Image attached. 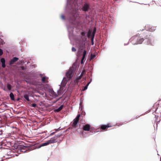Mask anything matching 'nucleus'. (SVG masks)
<instances>
[{"mask_svg":"<svg viewBox=\"0 0 161 161\" xmlns=\"http://www.w3.org/2000/svg\"><path fill=\"white\" fill-rule=\"evenodd\" d=\"M75 70V68L73 66L71 67L68 71L67 72L66 74V76L67 80L66 79V78L64 77L63 78V80H66L67 81L69 80L70 79H71L73 76V74L74 73V70Z\"/></svg>","mask_w":161,"mask_h":161,"instance_id":"nucleus-1","label":"nucleus"},{"mask_svg":"<svg viewBox=\"0 0 161 161\" xmlns=\"http://www.w3.org/2000/svg\"><path fill=\"white\" fill-rule=\"evenodd\" d=\"M145 42L147 41V44L149 45H153L154 40L150 35H147L145 39Z\"/></svg>","mask_w":161,"mask_h":161,"instance_id":"nucleus-2","label":"nucleus"},{"mask_svg":"<svg viewBox=\"0 0 161 161\" xmlns=\"http://www.w3.org/2000/svg\"><path fill=\"white\" fill-rule=\"evenodd\" d=\"M80 117V114H78L76 117L74 119L72 125V126L73 127L75 128L76 127V126L79 122Z\"/></svg>","mask_w":161,"mask_h":161,"instance_id":"nucleus-3","label":"nucleus"},{"mask_svg":"<svg viewBox=\"0 0 161 161\" xmlns=\"http://www.w3.org/2000/svg\"><path fill=\"white\" fill-rule=\"evenodd\" d=\"M137 35L134 36L130 39V41L133 44H137L138 39Z\"/></svg>","mask_w":161,"mask_h":161,"instance_id":"nucleus-4","label":"nucleus"},{"mask_svg":"<svg viewBox=\"0 0 161 161\" xmlns=\"http://www.w3.org/2000/svg\"><path fill=\"white\" fill-rule=\"evenodd\" d=\"M58 136H54L51 138L50 140H48L49 144L57 142L58 141Z\"/></svg>","mask_w":161,"mask_h":161,"instance_id":"nucleus-5","label":"nucleus"},{"mask_svg":"<svg viewBox=\"0 0 161 161\" xmlns=\"http://www.w3.org/2000/svg\"><path fill=\"white\" fill-rule=\"evenodd\" d=\"M90 9V5L88 3H85L82 8V10L85 12H87Z\"/></svg>","mask_w":161,"mask_h":161,"instance_id":"nucleus-6","label":"nucleus"},{"mask_svg":"<svg viewBox=\"0 0 161 161\" xmlns=\"http://www.w3.org/2000/svg\"><path fill=\"white\" fill-rule=\"evenodd\" d=\"M91 125L88 124H86L83 126L82 129L84 130L89 131L90 130Z\"/></svg>","mask_w":161,"mask_h":161,"instance_id":"nucleus-7","label":"nucleus"},{"mask_svg":"<svg viewBox=\"0 0 161 161\" xmlns=\"http://www.w3.org/2000/svg\"><path fill=\"white\" fill-rule=\"evenodd\" d=\"M50 93V96L54 97H58V94L57 95L53 90H50L49 91Z\"/></svg>","mask_w":161,"mask_h":161,"instance_id":"nucleus-8","label":"nucleus"},{"mask_svg":"<svg viewBox=\"0 0 161 161\" xmlns=\"http://www.w3.org/2000/svg\"><path fill=\"white\" fill-rule=\"evenodd\" d=\"M137 35L138 37V39L137 40V44H142L144 41V39L143 38L140 36L139 35Z\"/></svg>","mask_w":161,"mask_h":161,"instance_id":"nucleus-9","label":"nucleus"},{"mask_svg":"<svg viewBox=\"0 0 161 161\" xmlns=\"http://www.w3.org/2000/svg\"><path fill=\"white\" fill-rule=\"evenodd\" d=\"M19 58L17 57L13 58L10 61V64L11 65L13 64L15 62L18 61Z\"/></svg>","mask_w":161,"mask_h":161,"instance_id":"nucleus-10","label":"nucleus"},{"mask_svg":"<svg viewBox=\"0 0 161 161\" xmlns=\"http://www.w3.org/2000/svg\"><path fill=\"white\" fill-rule=\"evenodd\" d=\"M110 127L111 126H109L108 125H103L100 126V128L101 129L103 130H105L107 129L108 128Z\"/></svg>","mask_w":161,"mask_h":161,"instance_id":"nucleus-11","label":"nucleus"},{"mask_svg":"<svg viewBox=\"0 0 161 161\" xmlns=\"http://www.w3.org/2000/svg\"><path fill=\"white\" fill-rule=\"evenodd\" d=\"M47 78L46 77H42V81L44 83H47L48 82Z\"/></svg>","mask_w":161,"mask_h":161,"instance_id":"nucleus-12","label":"nucleus"},{"mask_svg":"<svg viewBox=\"0 0 161 161\" xmlns=\"http://www.w3.org/2000/svg\"><path fill=\"white\" fill-rule=\"evenodd\" d=\"M64 107V105H61L58 108L56 109V111L57 112H59L61 111L63 108Z\"/></svg>","mask_w":161,"mask_h":161,"instance_id":"nucleus-13","label":"nucleus"},{"mask_svg":"<svg viewBox=\"0 0 161 161\" xmlns=\"http://www.w3.org/2000/svg\"><path fill=\"white\" fill-rule=\"evenodd\" d=\"M10 97L11 98V99L12 100H14V95L13 93L11 92L10 93L9 95Z\"/></svg>","mask_w":161,"mask_h":161,"instance_id":"nucleus-14","label":"nucleus"},{"mask_svg":"<svg viewBox=\"0 0 161 161\" xmlns=\"http://www.w3.org/2000/svg\"><path fill=\"white\" fill-rule=\"evenodd\" d=\"M49 144V142L47 141L46 142L43 143L41 144V146H47V145H48Z\"/></svg>","mask_w":161,"mask_h":161,"instance_id":"nucleus-15","label":"nucleus"},{"mask_svg":"<svg viewBox=\"0 0 161 161\" xmlns=\"http://www.w3.org/2000/svg\"><path fill=\"white\" fill-rule=\"evenodd\" d=\"M24 98L26 99L27 101H30V99H29V96L27 94H25L24 96Z\"/></svg>","mask_w":161,"mask_h":161,"instance_id":"nucleus-16","label":"nucleus"},{"mask_svg":"<svg viewBox=\"0 0 161 161\" xmlns=\"http://www.w3.org/2000/svg\"><path fill=\"white\" fill-rule=\"evenodd\" d=\"M90 83V82H89L86 85V86H85L84 88L82 89L83 91H84L86 90L87 88V87L89 84Z\"/></svg>","mask_w":161,"mask_h":161,"instance_id":"nucleus-17","label":"nucleus"},{"mask_svg":"<svg viewBox=\"0 0 161 161\" xmlns=\"http://www.w3.org/2000/svg\"><path fill=\"white\" fill-rule=\"evenodd\" d=\"M92 32L91 31L89 30L87 33V37L88 38H89L92 34Z\"/></svg>","mask_w":161,"mask_h":161,"instance_id":"nucleus-18","label":"nucleus"},{"mask_svg":"<svg viewBox=\"0 0 161 161\" xmlns=\"http://www.w3.org/2000/svg\"><path fill=\"white\" fill-rule=\"evenodd\" d=\"M76 16L77 15H76V14H72V16L73 17L72 18V19H73L74 21L75 20V17H76Z\"/></svg>","mask_w":161,"mask_h":161,"instance_id":"nucleus-19","label":"nucleus"},{"mask_svg":"<svg viewBox=\"0 0 161 161\" xmlns=\"http://www.w3.org/2000/svg\"><path fill=\"white\" fill-rule=\"evenodd\" d=\"M7 88L8 90L10 91L11 90V86L10 84H7Z\"/></svg>","mask_w":161,"mask_h":161,"instance_id":"nucleus-20","label":"nucleus"},{"mask_svg":"<svg viewBox=\"0 0 161 161\" xmlns=\"http://www.w3.org/2000/svg\"><path fill=\"white\" fill-rule=\"evenodd\" d=\"M86 53V51L85 50L83 52L82 57H83V58L84 57V58H85Z\"/></svg>","mask_w":161,"mask_h":161,"instance_id":"nucleus-21","label":"nucleus"},{"mask_svg":"<svg viewBox=\"0 0 161 161\" xmlns=\"http://www.w3.org/2000/svg\"><path fill=\"white\" fill-rule=\"evenodd\" d=\"M96 57V55L94 54H91L90 58V60L94 59Z\"/></svg>","mask_w":161,"mask_h":161,"instance_id":"nucleus-22","label":"nucleus"},{"mask_svg":"<svg viewBox=\"0 0 161 161\" xmlns=\"http://www.w3.org/2000/svg\"><path fill=\"white\" fill-rule=\"evenodd\" d=\"M80 77L77 78L74 81L75 84L76 83H78L79 81V80L80 79Z\"/></svg>","mask_w":161,"mask_h":161,"instance_id":"nucleus-23","label":"nucleus"},{"mask_svg":"<svg viewBox=\"0 0 161 161\" xmlns=\"http://www.w3.org/2000/svg\"><path fill=\"white\" fill-rule=\"evenodd\" d=\"M1 62L2 63H5V60L4 58H2L1 59Z\"/></svg>","mask_w":161,"mask_h":161,"instance_id":"nucleus-24","label":"nucleus"},{"mask_svg":"<svg viewBox=\"0 0 161 161\" xmlns=\"http://www.w3.org/2000/svg\"><path fill=\"white\" fill-rule=\"evenodd\" d=\"M85 59V58H83V57H82V59H81V64H83L84 63V60Z\"/></svg>","mask_w":161,"mask_h":161,"instance_id":"nucleus-25","label":"nucleus"},{"mask_svg":"<svg viewBox=\"0 0 161 161\" xmlns=\"http://www.w3.org/2000/svg\"><path fill=\"white\" fill-rule=\"evenodd\" d=\"M3 53V50L1 49H0V56H1Z\"/></svg>","mask_w":161,"mask_h":161,"instance_id":"nucleus-26","label":"nucleus"},{"mask_svg":"<svg viewBox=\"0 0 161 161\" xmlns=\"http://www.w3.org/2000/svg\"><path fill=\"white\" fill-rule=\"evenodd\" d=\"M85 34H86V33L84 32H82L81 33V35L83 36H84L85 35Z\"/></svg>","mask_w":161,"mask_h":161,"instance_id":"nucleus-27","label":"nucleus"},{"mask_svg":"<svg viewBox=\"0 0 161 161\" xmlns=\"http://www.w3.org/2000/svg\"><path fill=\"white\" fill-rule=\"evenodd\" d=\"M72 51L73 52H75L76 51V49L74 47L72 48Z\"/></svg>","mask_w":161,"mask_h":161,"instance_id":"nucleus-28","label":"nucleus"},{"mask_svg":"<svg viewBox=\"0 0 161 161\" xmlns=\"http://www.w3.org/2000/svg\"><path fill=\"white\" fill-rule=\"evenodd\" d=\"M6 65L5 63H2V67L4 68L5 67Z\"/></svg>","mask_w":161,"mask_h":161,"instance_id":"nucleus-29","label":"nucleus"},{"mask_svg":"<svg viewBox=\"0 0 161 161\" xmlns=\"http://www.w3.org/2000/svg\"><path fill=\"white\" fill-rule=\"evenodd\" d=\"M32 107H36V105L35 103H33L32 105Z\"/></svg>","mask_w":161,"mask_h":161,"instance_id":"nucleus-30","label":"nucleus"},{"mask_svg":"<svg viewBox=\"0 0 161 161\" xmlns=\"http://www.w3.org/2000/svg\"><path fill=\"white\" fill-rule=\"evenodd\" d=\"M96 28L94 27V29H93V32H95V33H96Z\"/></svg>","mask_w":161,"mask_h":161,"instance_id":"nucleus-31","label":"nucleus"},{"mask_svg":"<svg viewBox=\"0 0 161 161\" xmlns=\"http://www.w3.org/2000/svg\"><path fill=\"white\" fill-rule=\"evenodd\" d=\"M61 18L62 19H64V18H65V17H64V16L63 15H62L61 16Z\"/></svg>","mask_w":161,"mask_h":161,"instance_id":"nucleus-32","label":"nucleus"},{"mask_svg":"<svg viewBox=\"0 0 161 161\" xmlns=\"http://www.w3.org/2000/svg\"><path fill=\"white\" fill-rule=\"evenodd\" d=\"M95 36H93L92 35L91 36V40H94V37Z\"/></svg>","mask_w":161,"mask_h":161,"instance_id":"nucleus-33","label":"nucleus"},{"mask_svg":"<svg viewBox=\"0 0 161 161\" xmlns=\"http://www.w3.org/2000/svg\"><path fill=\"white\" fill-rule=\"evenodd\" d=\"M92 42V45H93L94 44L93 40H91Z\"/></svg>","mask_w":161,"mask_h":161,"instance_id":"nucleus-34","label":"nucleus"},{"mask_svg":"<svg viewBox=\"0 0 161 161\" xmlns=\"http://www.w3.org/2000/svg\"><path fill=\"white\" fill-rule=\"evenodd\" d=\"M3 134V131L2 130H0V135H2Z\"/></svg>","mask_w":161,"mask_h":161,"instance_id":"nucleus-35","label":"nucleus"},{"mask_svg":"<svg viewBox=\"0 0 161 161\" xmlns=\"http://www.w3.org/2000/svg\"><path fill=\"white\" fill-rule=\"evenodd\" d=\"M95 33L93 32H92V35L95 36Z\"/></svg>","mask_w":161,"mask_h":161,"instance_id":"nucleus-36","label":"nucleus"},{"mask_svg":"<svg viewBox=\"0 0 161 161\" xmlns=\"http://www.w3.org/2000/svg\"><path fill=\"white\" fill-rule=\"evenodd\" d=\"M53 134H54V132L52 133H51V134H50V136H52V135Z\"/></svg>","mask_w":161,"mask_h":161,"instance_id":"nucleus-37","label":"nucleus"}]
</instances>
